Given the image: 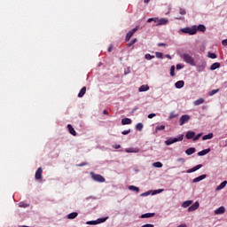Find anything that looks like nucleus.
<instances>
[{"instance_id": "f257e3e1", "label": "nucleus", "mask_w": 227, "mask_h": 227, "mask_svg": "<svg viewBox=\"0 0 227 227\" xmlns=\"http://www.w3.org/2000/svg\"><path fill=\"white\" fill-rule=\"evenodd\" d=\"M180 58L184 61V63L191 65V67H196V61L194 60V58L191 56V54L182 53L180 54Z\"/></svg>"}, {"instance_id": "f03ea898", "label": "nucleus", "mask_w": 227, "mask_h": 227, "mask_svg": "<svg viewBox=\"0 0 227 227\" xmlns=\"http://www.w3.org/2000/svg\"><path fill=\"white\" fill-rule=\"evenodd\" d=\"M181 33H184L185 35H196L198 33V27L192 26V27L182 28Z\"/></svg>"}, {"instance_id": "7ed1b4c3", "label": "nucleus", "mask_w": 227, "mask_h": 227, "mask_svg": "<svg viewBox=\"0 0 227 227\" xmlns=\"http://www.w3.org/2000/svg\"><path fill=\"white\" fill-rule=\"evenodd\" d=\"M90 176L94 182H99V184H104V182H106V178H104V176H102L100 174L90 172Z\"/></svg>"}, {"instance_id": "20e7f679", "label": "nucleus", "mask_w": 227, "mask_h": 227, "mask_svg": "<svg viewBox=\"0 0 227 227\" xmlns=\"http://www.w3.org/2000/svg\"><path fill=\"white\" fill-rule=\"evenodd\" d=\"M178 141H184V135H181L178 137L169 138L167 141H165V145L167 146H169L173 145L174 143H178Z\"/></svg>"}, {"instance_id": "39448f33", "label": "nucleus", "mask_w": 227, "mask_h": 227, "mask_svg": "<svg viewBox=\"0 0 227 227\" xmlns=\"http://www.w3.org/2000/svg\"><path fill=\"white\" fill-rule=\"evenodd\" d=\"M190 120H191V115L189 114L182 115L179 119V125L182 127V125H185V123H189Z\"/></svg>"}, {"instance_id": "423d86ee", "label": "nucleus", "mask_w": 227, "mask_h": 227, "mask_svg": "<svg viewBox=\"0 0 227 227\" xmlns=\"http://www.w3.org/2000/svg\"><path fill=\"white\" fill-rule=\"evenodd\" d=\"M137 29H139V27H136L131 31L128 32L126 35L125 41L129 42V40H130L132 38V36H134V33H136L137 31Z\"/></svg>"}, {"instance_id": "0eeeda50", "label": "nucleus", "mask_w": 227, "mask_h": 227, "mask_svg": "<svg viewBox=\"0 0 227 227\" xmlns=\"http://www.w3.org/2000/svg\"><path fill=\"white\" fill-rule=\"evenodd\" d=\"M200 208V202H194L190 207H188V212H194Z\"/></svg>"}, {"instance_id": "6e6552de", "label": "nucleus", "mask_w": 227, "mask_h": 227, "mask_svg": "<svg viewBox=\"0 0 227 227\" xmlns=\"http://www.w3.org/2000/svg\"><path fill=\"white\" fill-rule=\"evenodd\" d=\"M169 23V20L166 18H161L159 20L158 24H156L157 27L159 26H167V24Z\"/></svg>"}, {"instance_id": "1a4fd4ad", "label": "nucleus", "mask_w": 227, "mask_h": 227, "mask_svg": "<svg viewBox=\"0 0 227 227\" xmlns=\"http://www.w3.org/2000/svg\"><path fill=\"white\" fill-rule=\"evenodd\" d=\"M42 173H43V170L42 168H38L35 175V180H40L42 178Z\"/></svg>"}, {"instance_id": "9d476101", "label": "nucleus", "mask_w": 227, "mask_h": 227, "mask_svg": "<svg viewBox=\"0 0 227 227\" xmlns=\"http://www.w3.org/2000/svg\"><path fill=\"white\" fill-rule=\"evenodd\" d=\"M201 168H203V165L199 164L195 167H193L192 168H190L186 171V173H194L195 171H198V169H201Z\"/></svg>"}, {"instance_id": "9b49d317", "label": "nucleus", "mask_w": 227, "mask_h": 227, "mask_svg": "<svg viewBox=\"0 0 227 227\" xmlns=\"http://www.w3.org/2000/svg\"><path fill=\"white\" fill-rule=\"evenodd\" d=\"M225 212H226V208L224 207H223V206L218 207L216 210H215V214L216 215H220L222 214H224Z\"/></svg>"}, {"instance_id": "f8f14e48", "label": "nucleus", "mask_w": 227, "mask_h": 227, "mask_svg": "<svg viewBox=\"0 0 227 227\" xmlns=\"http://www.w3.org/2000/svg\"><path fill=\"white\" fill-rule=\"evenodd\" d=\"M205 178H207V175L204 174L198 177H195L192 182L193 184H198V182H201V180H205Z\"/></svg>"}, {"instance_id": "ddd939ff", "label": "nucleus", "mask_w": 227, "mask_h": 227, "mask_svg": "<svg viewBox=\"0 0 227 227\" xmlns=\"http://www.w3.org/2000/svg\"><path fill=\"white\" fill-rule=\"evenodd\" d=\"M217 68H221V63L219 62H215L210 66V70H217Z\"/></svg>"}, {"instance_id": "4468645a", "label": "nucleus", "mask_w": 227, "mask_h": 227, "mask_svg": "<svg viewBox=\"0 0 227 227\" xmlns=\"http://www.w3.org/2000/svg\"><path fill=\"white\" fill-rule=\"evenodd\" d=\"M67 129L69 130V134H71L72 136H77V132H75L74 126H72L71 124H68Z\"/></svg>"}, {"instance_id": "2eb2a0df", "label": "nucleus", "mask_w": 227, "mask_h": 227, "mask_svg": "<svg viewBox=\"0 0 227 227\" xmlns=\"http://www.w3.org/2000/svg\"><path fill=\"white\" fill-rule=\"evenodd\" d=\"M194 136H196V132L188 131L185 135L186 139H194Z\"/></svg>"}, {"instance_id": "dca6fc26", "label": "nucleus", "mask_w": 227, "mask_h": 227, "mask_svg": "<svg viewBox=\"0 0 227 227\" xmlns=\"http://www.w3.org/2000/svg\"><path fill=\"white\" fill-rule=\"evenodd\" d=\"M155 213H145L141 215V219H148L150 217H154Z\"/></svg>"}, {"instance_id": "f3484780", "label": "nucleus", "mask_w": 227, "mask_h": 227, "mask_svg": "<svg viewBox=\"0 0 227 227\" xmlns=\"http://www.w3.org/2000/svg\"><path fill=\"white\" fill-rule=\"evenodd\" d=\"M207 153H210V148L202 150L198 153L199 157H203V155H207Z\"/></svg>"}, {"instance_id": "a211bd4d", "label": "nucleus", "mask_w": 227, "mask_h": 227, "mask_svg": "<svg viewBox=\"0 0 227 227\" xmlns=\"http://www.w3.org/2000/svg\"><path fill=\"white\" fill-rule=\"evenodd\" d=\"M201 104H205V99L203 98H200L193 102L194 106H201Z\"/></svg>"}, {"instance_id": "6ab92c4d", "label": "nucleus", "mask_w": 227, "mask_h": 227, "mask_svg": "<svg viewBox=\"0 0 227 227\" xmlns=\"http://www.w3.org/2000/svg\"><path fill=\"white\" fill-rule=\"evenodd\" d=\"M186 155H192V153H196V148L190 147L185 151Z\"/></svg>"}, {"instance_id": "aec40b11", "label": "nucleus", "mask_w": 227, "mask_h": 227, "mask_svg": "<svg viewBox=\"0 0 227 227\" xmlns=\"http://www.w3.org/2000/svg\"><path fill=\"white\" fill-rule=\"evenodd\" d=\"M184 84H185V82H184V81H178V82H176L175 83V86H176V88H177L178 90H180V88H184Z\"/></svg>"}, {"instance_id": "412c9836", "label": "nucleus", "mask_w": 227, "mask_h": 227, "mask_svg": "<svg viewBox=\"0 0 227 227\" xmlns=\"http://www.w3.org/2000/svg\"><path fill=\"white\" fill-rule=\"evenodd\" d=\"M84 95H86V87H82L81 89L80 92L78 93V98H82V97H84Z\"/></svg>"}, {"instance_id": "4be33fe9", "label": "nucleus", "mask_w": 227, "mask_h": 227, "mask_svg": "<svg viewBox=\"0 0 227 227\" xmlns=\"http://www.w3.org/2000/svg\"><path fill=\"white\" fill-rule=\"evenodd\" d=\"M227 181L222 182L215 189V191H221V189H224L226 187Z\"/></svg>"}, {"instance_id": "5701e85b", "label": "nucleus", "mask_w": 227, "mask_h": 227, "mask_svg": "<svg viewBox=\"0 0 227 227\" xmlns=\"http://www.w3.org/2000/svg\"><path fill=\"white\" fill-rule=\"evenodd\" d=\"M121 123L122 125H130V123H132V120L129 118H124L121 120Z\"/></svg>"}, {"instance_id": "b1692460", "label": "nucleus", "mask_w": 227, "mask_h": 227, "mask_svg": "<svg viewBox=\"0 0 227 227\" xmlns=\"http://www.w3.org/2000/svg\"><path fill=\"white\" fill-rule=\"evenodd\" d=\"M214 137V133H208L207 135H204L202 137L203 141H207V139H212Z\"/></svg>"}, {"instance_id": "393cba45", "label": "nucleus", "mask_w": 227, "mask_h": 227, "mask_svg": "<svg viewBox=\"0 0 227 227\" xmlns=\"http://www.w3.org/2000/svg\"><path fill=\"white\" fill-rule=\"evenodd\" d=\"M197 31H200L201 33H205V31H207V27H205V25H199L197 27Z\"/></svg>"}, {"instance_id": "a878e982", "label": "nucleus", "mask_w": 227, "mask_h": 227, "mask_svg": "<svg viewBox=\"0 0 227 227\" xmlns=\"http://www.w3.org/2000/svg\"><path fill=\"white\" fill-rule=\"evenodd\" d=\"M191 205H192V200H186L183 202L182 207L187 208V207H191Z\"/></svg>"}, {"instance_id": "bb28decb", "label": "nucleus", "mask_w": 227, "mask_h": 227, "mask_svg": "<svg viewBox=\"0 0 227 227\" xmlns=\"http://www.w3.org/2000/svg\"><path fill=\"white\" fill-rule=\"evenodd\" d=\"M137 152H139V149H134V148L126 149L127 153H137Z\"/></svg>"}, {"instance_id": "cd10ccee", "label": "nucleus", "mask_w": 227, "mask_h": 227, "mask_svg": "<svg viewBox=\"0 0 227 227\" xmlns=\"http://www.w3.org/2000/svg\"><path fill=\"white\" fill-rule=\"evenodd\" d=\"M148 90H150V87H149L148 85H142V86L138 89V90H139L140 92L148 91Z\"/></svg>"}, {"instance_id": "c85d7f7f", "label": "nucleus", "mask_w": 227, "mask_h": 227, "mask_svg": "<svg viewBox=\"0 0 227 227\" xmlns=\"http://www.w3.org/2000/svg\"><path fill=\"white\" fill-rule=\"evenodd\" d=\"M166 129V126L165 125H161V126H157L155 128V131H154V134H157L159 132V130H164Z\"/></svg>"}, {"instance_id": "c756f323", "label": "nucleus", "mask_w": 227, "mask_h": 227, "mask_svg": "<svg viewBox=\"0 0 227 227\" xmlns=\"http://www.w3.org/2000/svg\"><path fill=\"white\" fill-rule=\"evenodd\" d=\"M77 215H78L77 212H73L67 215V219H75Z\"/></svg>"}, {"instance_id": "7c9ffc66", "label": "nucleus", "mask_w": 227, "mask_h": 227, "mask_svg": "<svg viewBox=\"0 0 227 227\" xmlns=\"http://www.w3.org/2000/svg\"><path fill=\"white\" fill-rule=\"evenodd\" d=\"M159 18H150L147 20V22H155L156 24H159Z\"/></svg>"}, {"instance_id": "2f4dec72", "label": "nucleus", "mask_w": 227, "mask_h": 227, "mask_svg": "<svg viewBox=\"0 0 227 227\" xmlns=\"http://www.w3.org/2000/svg\"><path fill=\"white\" fill-rule=\"evenodd\" d=\"M207 58H210L211 59H217V55L215 53L208 52Z\"/></svg>"}, {"instance_id": "473e14b6", "label": "nucleus", "mask_w": 227, "mask_h": 227, "mask_svg": "<svg viewBox=\"0 0 227 227\" xmlns=\"http://www.w3.org/2000/svg\"><path fill=\"white\" fill-rule=\"evenodd\" d=\"M173 118H178V114H176L175 112H171L169 114L168 119L173 120Z\"/></svg>"}, {"instance_id": "72a5a7b5", "label": "nucleus", "mask_w": 227, "mask_h": 227, "mask_svg": "<svg viewBox=\"0 0 227 227\" xmlns=\"http://www.w3.org/2000/svg\"><path fill=\"white\" fill-rule=\"evenodd\" d=\"M143 123L139 122L136 125V129L137 130H139V132H141V130H143Z\"/></svg>"}, {"instance_id": "f704fd0d", "label": "nucleus", "mask_w": 227, "mask_h": 227, "mask_svg": "<svg viewBox=\"0 0 227 227\" xmlns=\"http://www.w3.org/2000/svg\"><path fill=\"white\" fill-rule=\"evenodd\" d=\"M129 189V191H136V192H139V188L137 186L130 185Z\"/></svg>"}, {"instance_id": "c9c22d12", "label": "nucleus", "mask_w": 227, "mask_h": 227, "mask_svg": "<svg viewBox=\"0 0 227 227\" xmlns=\"http://www.w3.org/2000/svg\"><path fill=\"white\" fill-rule=\"evenodd\" d=\"M215 93H219V89L211 90L209 92V97H214V95H215Z\"/></svg>"}, {"instance_id": "e433bc0d", "label": "nucleus", "mask_w": 227, "mask_h": 227, "mask_svg": "<svg viewBox=\"0 0 227 227\" xmlns=\"http://www.w3.org/2000/svg\"><path fill=\"white\" fill-rule=\"evenodd\" d=\"M154 168H162V162L156 161L153 164Z\"/></svg>"}, {"instance_id": "4c0bfd02", "label": "nucleus", "mask_w": 227, "mask_h": 227, "mask_svg": "<svg viewBox=\"0 0 227 227\" xmlns=\"http://www.w3.org/2000/svg\"><path fill=\"white\" fill-rule=\"evenodd\" d=\"M136 42H137V38H134L133 40H131V41L128 43V47H132V45H134V43H136Z\"/></svg>"}, {"instance_id": "58836bf2", "label": "nucleus", "mask_w": 227, "mask_h": 227, "mask_svg": "<svg viewBox=\"0 0 227 227\" xmlns=\"http://www.w3.org/2000/svg\"><path fill=\"white\" fill-rule=\"evenodd\" d=\"M153 58H155V56H152L150 53L145 54V59L147 60H151L153 59Z\"/></svg>"}, {"instance_id": "ea45409f", "label": "nucleus", "mask_w": 227, "mask_h": 227, "mask_svg": "<svg viewBox=\"0 0 227 227\" xmlns=\"http://www.w3.org/2000/svg\"><path fill=\"white\" fill-rule=\"evenodd\" d=\"M201 136H203V133L197 134L196 136L193 137V141H198V139H200Z\"/></svg>"}, {"instance_id": "a19ab883", "label": "nucleus", "mask_w": 227, "mask_h": 227, "mask_svg": "<svg viewBox=\"0 0 227 227\" xmlns=\"http://www.w3.org/2000/svg\"><path fill=\"white\" fill-rule=\"evenodd\" d=\"M106 221H107V217H106V218H99V219L97 220L98 224H100L102 223H106Z\"/></svg>"}, {"instance_id": "79ce46f5", "label": "nucleus", "mask_w": 227, "mask_h": 227, "mask_svg": "<svg viewBox=\"0 0 227 227\" xmlns=\"http://www.w3.org/2000/svg\"><path fill=\"white\" fill-rule=\"evenodd\" d=\"M156 58L162 59V58H164V54L162 52H156Z\"/></svg>"}, {"instance_id": "37998d69", "label": "nucleus", "mask_w": 227, "mask_h": 227, "mask_svg": "<svg viewBox=\"0 0 227 227\" xmlns=\"http://www.w3.org/2000/svg\"><path fill=\"white\" fill-rule=\"evenodd\" d=\"M170 75L171 77H175V66H172L170 68Z\"/></svg>"}, {"instance_id": "c03bdc74", "label": "nucleus", "mask_w": 227, "mask_h": 227, "mask_svg": "<svg viewBox=\"0 0 227 227\" xmlns=\"http://www.w3.org/2000/svg\"><path fill=\"white\" fill-rule=\"evenodd\" d=\"M86 223H87V224H90V225L98 224V222H97V220H95V221H89V222H87Z\"/></svg>"}, {"instance_id": "a18cd8bd", "label": "nucleus", "mask_w": 227, "mask_h": 227, "mask_svg": "<svg viewBox=\"0 0 227 227\" xmlns=\"http://www.w3.org/2000/svg\"><path fill=\"white\" fill-rule=\"evenodd\" d=\"M179 13H180V15H185V10L184 9H183V8H180L179 9Z\"/></svg>"}, {"instance_id": "49530a36", "label": "nucleus", "mask_w": 227, "mask_h": 227, "mask_svg": "<svg viewBox=\"0 0 227 227\" xmlns=\"http://www.w3.org/2000/svg\"><path fill=\"white\" fill-rule=\"evenodd\" d=\"M182 68H184V65H182V64L176 65V70H182Z\"/></svg>"}, {"instance_id": "de8ad7c7", "label": "nucleus", "mask_w": 227, "mask_h": 227, "mask_svg": "<svg viewBox=\"0 0 227 227\" xmlns=\"http://www.w3.org/2000/svg\"><path fill=\"white\" fill-rule=\"evenodd\" d=\"M127 134H130V129H126L122 131L123 136H127Z\"/></svg>"}, {"instance_id": "09e8293b", "label": "nucleus", "mask_w": 227, "mask_h": 227, "mask_svg": "<svg viewBox=\"0 0 227 227\" xmlns=\"http://www.w3.org/2000/svg\"><path fill=\"white\" fill-rule=\"evenodd\" d=\"M156 114H148L147 118H149L150 120H152V118H155Z\"/></svg>"}, {"instance_id": "8fccbe9b", "label": "nucleus", "mask_w": 227, "mask_h": 227, "mask_svg": "<svg viewBox=\"0 0 227 227\" xmlns=\"http://www.w3.org/2000/svg\"><path fill=\"white\" fill-rule=\"evenodd\" d=\"M166 45H168V44H166L164 43H158V47H166Z\"/></svg>"}, {"instance_id": "3c124183", "label": "nucleus", "mask_w": 227, "mask_h": 227, "mask_svg": "<svg viewBox=\"0 0 227 227\" xmlns=\"http://www.w3.org/2000/svg\"><path fill=\"white\" fill-rule=\"evenodd\" d=\"M141 227H153V224L146 223V224L142 225Z\"/></svg>"}, {"instance_id": "603ef678", "label": "nucleus", "mask_w": 227, "mask_h": 227, "mask_svg": "<svg viewBox=\"0 0 227 227\" xmlns=\"http://www.w3.org/2000/svg\"><path fill=\"white\" fill-rule=\"evenodd\" d=\"M20 207H23V208H26V207H27V204H24L22 202L20 203Z\"/></svg>"}, {"instance_id": "864d4df0", "label": "nucleus", "mask_w": 227, "mask_h": 227, "mask_svg": "<svg viewBox=\"0 0 227 227\" xmlns=\"http://www.w3.org/2000/svg\"><path fill=\"white\" fill-rule=\"evenodd\" d=\"M78 166H79V168H82V166H88V163L87 162H83L82 164H79Z\"/></svg>"}, {"instance_id": "5fc2aeb1", "label": "nucleus", "mask_w": 227, "mask_h": 227, "mask_svg": "<svg viewBox=\"0 0 227 227\" xmlns=\"http://www.w3.org/2000/svg\"><path fill=\"white\" fill-rule=\"evenodd\" d=\"M222 43H223V45H225V46H226V45H227V39L223 40V41H222Z\"/></svg>"}, {"instance_id": "6e6d98bb", "label": "nucleus", "mask_w": 227, "mask_h": 227, "mask_svg": "<svg viewBox=\"0 0 227 227\" xmlns=\"http://www.w3.org/2000/svg\"><path fill=\"white\" fill-rule=\"evenodd\" d=\"M111 51H113V45L109 46L108 49H107L108 52H111Z\"/></svg>"}, {"instance_id": "4d7b16f0", "label": "nucleus", "mask_w": 227, "mask_h": 227, "mask_svg": "<svg viewBox=\"0 0 227 227\" xmlns=\"http://www.w3.org/2000/svg\"><path fill=\"white\" fill-rule=\"evenodd\" d=\"M150 194V192H144V193H142L141 194V196H148Z\"/></svg>"}, {"instance_id": "13d9d810", "label": "nucleus", "mask_w": 227, "mask_h": 227, "mask_svg": "<svg viewBox=\"0 0 227 227\" xmlns=\"http://www.w3.org/2000/svg\"><path fill=\"white\" fill-rule=\"evenodd\" d=\"M145 4H148L150 3V0H144Z\"/></svg>"}, {"instance_id": "bf43d9fd", "label": "nucleus", "mask_w": 227, "mask_h": 227, "mask_svg": "<svg viewBox=\"0 0 227 227\" xmlns=\"http://www.w3.org/2000/svg\"><path fill=\"white\" fill-rule=\"evenodd\" d=\"M166 58H168V59H171V55L167 54V55H166Z\"/></svg>"}, {"instance_id": "052dcab7", "label": "nucleus", "mask_w": 227, "mask_h": 227, "mask_svg": "<svg viewBox=\"0 0 227 227\" xmlns=\"http://www.w3.org/2000/svg\"><path fill=\"white\" fill-rule=\"evenodd\" d=\"M108 114L107 110L103 111V114Z\"/></svg>"}, {"instance_id": "680f3d73", "label": "nucleus", "mask_w": 227, "mask_h": 227, "mask_svg": "<svg viewBox=\"0 0 227 227\" xmlns=\"http://www.w3.org/2000/svg\"><path fill=\"white\" fill-rule=\"evenodd\" d=\"M178 160H181L183 162H185V160L184 158L179 159Z\"/></svg>"}, {"instance_id": "e2e57ef3", "label": "nucleus", "mask_w": 227, "mask_h": 227, "mask_svg": "<svg viewBox=\"0 0 227 227\" xmlns=\"http://www.w3.org/2000/svg\"><path fill=\"white\" fill-rule=\"evenodd\" d=\"M162 191H164V190L159 189V190H158V192H162Z\"/></svg>"}, {"instance_id": "0e129e2a", "label": "nucleus", "mask_w": 227, "mask_h": 227, "mask_svg": "<svg viewBox=\"0 0 227 227\" xmlns=\"http://www.w3.org/2000/svg\"><path fill=\"white\" fill-rule=\"evenodd\" d=\"M117 148H120V145H117Z\"/></svg>"}]
</instances>
